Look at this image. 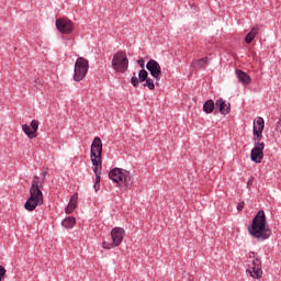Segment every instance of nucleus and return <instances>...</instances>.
I'll return each mask as SVG.
<instances>
[{
	"instance_id": "obj_1",
	"label": "nucleus",
	"mask_w": 281,
	"mask_h": 281,
	"mask_svg": "<svg viewBox=\"0 0 281 281\" xmlns=\"http://www.w3.org/2000/svg\"><path fill=\"white\" fill-rule=\"evenodd\" d=\"M248 232L252 238L262 243L268 238H271V228L267 227V215L261 210L252 218V223L248 226Z\"/></svg>"
},
{
	"instance_id": "obj_2",
	"label": "nucleus",
	"mask_w": 281,
	"mask_h": 281,
	"mask_svg": "<svg viewBox=\"0 0 281 281\" xmlns=\"http://www.w3.org/2000/svg\"><path fill=\"white\" fill-rule=\"evenodd\" d=\"M42 187L43 182H41V178H38V176H34L32 186L30 188V196L24 204L27 212H34L36 207L43 205V191H41Z\"/></svg>"
},
{
	"instance_id": "obj_3",
	"label": "nucleus",
	"mask_w": 281,
	"mask_h": 281,
	"mask_svg": "<svg viewBox=\"0 0 281 281\" xmlns=\"http://www.w3.org/2000/svg\"><path fill=\"white\" fill-rule=\"evenodd\" d=\"M109 179H111V181H114V183H123L126 190H131V188H133V176L128 170H124L122 168H114L110 170Z\"/></svg>"
},
{
	"instance_id": "obj_4",
	"label": "nucleus",
	"mask_w": 281,
	"mask_h": 281,
	"mask_svg": "<svg viewBox=\"0 0 281 281\" xmlns=\"http://www.w3.org/2000/svg\"><path fill=\"white\" fill-rule=\"evenodd\" d=\"M247 273H249L250 278L255 280H260L262 278V261L258 254L250 252L248 256V268L246 269Z\"/></svg>"
},
{
	"instance_id": "obj_5",
	"label": "nucleus",
	"mask_w": 281,
	"mask_h": 281,
	"mask_svg": "<svg viewBox=\"0 0 281 281\" xmlns=\"http://www.w3.org/2000/svg\"><path fill=\"white\" fill-rule=\"evenodd\" d=\"M89 74V60L85 57L77 58L74 69V80L75 82H80L87 78Z\"/></svg>"
},
{
	"instance_id": "obj_6",
	"label": "nucleus",
	"mask_w": 281,
	"mask_h": 281,
	"mask_svg": "<svg viewBox=\"0 0 281 281\" xmlns=\"http://www.w3.org/2000/svg\"><path fill=\"white\" fill-rule=\"evenodd\" d=\"M112 68L117 74H125L128 70V57L125 52H117L112 59Z\"/></svg>"
},
{
	"instance_id": "obj_7",
	"label": "nucleus",
	"mask_w": 281,
	"mask_h": 281,
	"mask_svg": "<svg viewBox=\"0 0 281 281\" xmlns=\"http://www.w3.org/2000/svg\"><path fill=\"white\" fill-rule=\"evenodd\" d=\"M55 25L60 34H71L74 32V22L67 18L57 19Z\"/></svg>"
},
{
	"instance_id": "obj_8",
	"label": "nucleus",
	"mask_w": 281,
	"mask_h": 281,
	"mask_svg": "<svg viewBox=\"0 0 281 281\" xmlns=\"http://www.w3.org/2000/svg\"><path fill=\"white\" fill-rule=\"evenodd\" d=\"M265 143L255 145V147L250 151V159L255 164H262V159H265Z\"/></svg>"
},
{
	"instance_id": "obj_9",
	"label": "nucleus",
	"mask_w": 281,
	"mask_h": 281,
	"mask_svg": "<svg viewBox=\"0 0 281 281\" xmlns=\"http://www.w3.org/2000/svg\"><path fill=\"white\" fill-rule=\"evenodd\" d=\"M146 69L149 70L150 76H153V78H155L157 81L161 80V66L159 63H157V60L150 59L146 64Z\"/></svg>"
},
{
	"instance_id": "obj_10",
	"label": "nucleus",
	"mask_w": 281,
	"mask_h": 281,
	"mask_svg": "<svg viewBox=\"0 0 281 281\" xmlns=\"http://www.w3.org/2000/svg\"><path fill=\"white\" fill-rule=\"evenodd\" d=\"M23 133L26 134L29 139H34L36 137V132L38 131V120L31 121L30 125H22Z\"/></svg>"
},
{
	"instance_id": "obj_11",
	"label": "nucleus",
	"mask_w": 281,
	"mask_h": 281,
	"mask_svg": "<svg viewBox=\"0 0 281 281\" xmlns=\"http://www.w3.org/2000/svg\"><path fill=\"white\" fill-rule=\"evenodd\" d=\"M90 157H95L100 159L102 157V139L95 136L91 144Z\"/></svg>"
},
{
	"instance_id": "obj_12",
	"label": "nucleus",
	"mask_w": 281,
	"mask_h": 281,
	"mask_svg": "<svg viewBox=\"0 0 281 281\" xmlns=\"http://www.w3.org/2000/svg\"><path fill=\"white\" fill-rule=\"evenodd\" d=\"M215 111L222 115H228L229 111H232V104L220 98L215 102Z\"/></svg>"
},
{
	"instance_id": "obj_13",
	"label": "nucleus",
	"mask_w": 281,
	"mask_h": 281,
	"mask_svg": "<svg viewBox=\"0 0 281 281\" xmlns=\"http://www.w3.org/2000/svg\"><path fill=\"white\" fill-rule=\"evenodd\" d=\"M111 237H112V243H114L116 247H120V245H122V240H124V228L114 227L111 231Z\"/></svg>"
},
{
	"instance_id": "obj_14",
	"label": "nucleus",
	"mask_w": 281,
	"mask_h": 281,
	"mask_svg": "<svg viewBox=\"0 0 281 281\" xmlns=\"http://www.w3.org/2000/svg\"><path fill=\"white\" fill-rule=\"evenodd\" d=\"M148 71L146 69H142L138 72V78L136 76V74H133V77L131 79V82L133 85V87H139V82H146V80H148Z\"/></svg>"
},
{
	"instance_id": "obj_15",
	"label": "nucleus",
	"mask_w": 281,
	"mask_h": 281,
	"mask_svg": "<svg viewBox=\"0 0 281 281\" xmlns=\"http://www.w3.org/2000/svg\"><path fill=\"white\" fill-rule=\"evenodd\" d=\"M236 77L238 82H241V85H251V77L247 72L236 70Z\"/></svg>"
},
{
	"instance_id": "obj_16",
	"label": "nucleus",
	"mask_w": 281,
	"mask_h": 281,
	"mask_svg": "<svg viewBox=\"0 0 281 281\" xmlns=\"http://www.w3.org/2000/svg\"><path fill=\"white\" fill-rule=\"evenodd\" d=\"M78 207V193H75L65 209L66 214H71Z\"/></svg>"
},
{
	"instance_id": "obj_17",
	"label": "nucleus",
	"mask_w": 281,
	"mask_h": 281,
	"mask_svg": "<svg viewBox=\"0 0 281 281\" xmlns=\"http://www.w3.org/2000/svg\"><path fill=\"white\" fill-rule=\"evenodd\" d=\"M259 32H260V27L254 26L250 30V32L246 35L245 43H247V45H249L251 43V41H254V38H256V36H258Z\"/></svg>"
},
{
	"instance_id": "obj_18",
	"label": "nucleus",
	"mask_w": 281,
	"mask_h": 281,
	"mask_svg": "<svg viewBox=\"0 0 281 281\" xmlns=\"http://www.w3.org/2000/svg\"><path fill=\"white\" fill-rule=\"evenodd\" d=\"M206 65H210V58L204 57V58H201V59L194 61V63L192 64V67H193L194 69H205V66H206Z\"/></svg>"
},
{
	"instance_id": "obj_19",
	"label": "nucleus",
	"mask_w": 281,
	"mask_h": 281,
	"mask_svg": "<svg viewBox=\"0 0 281 281\" xmlns=\"http://www.w3.org/2000/svg\"><path fill=\"white\" fill-rule=\"evenodd\" d=\"M214 109H216V103H214V101L212 99L206 100L203 104V111L206 114H210L214 111Z\"/></svg>"
},
{
	"instance_id": "obj_20",
	"label": "nucleus",
	"mask_w": 281,
	"mask_h": 281,
	"mask_svg": "<svg viewBox=\"0 0 281 281\" xmlns=\"http://www.w3.org/2000/svg\"><path fill=\"white\" fill-rule=\"evenodd\" d=\"M61 225L65 229H74L76 226V220L75 217L68 216L61 222Z\"/></svg>"
},
{
	"instance_id": "obj_21",
	"label": "nucleus",
	"mask_w": 281,
	"mask_h": 281,
	"mask_svg": "<svg viewBox=\"0 0 281 281\" xmlns=\"http://www.w3.org/2000/svg\"><path fill=\"white\" fill-rule=\"evenodd\" d=\"M252 131H265V119H262L261 116H258L255 121H254V127Z\"/></svg>"
},
{
	"instance_id": "obj_22",
	"label": "nucleus",
	"mask_w": 281,
	"mask_h": 281,
	"mask_svg": "<svg viewBox=\"0 0 281 281\" xmlns=\"http://www.w3.org/2000/svg\"><path fill=\"white\" fill-rule=\"evenodd\" d=\"M93 166V172H100L102 171V156L100 158L90 157Z\"/></svg>"
},
{
	"instance_id": "obj_23",
	"label": "nucleus",
	"mask_w": 281,
	"mask_h": 281,
	"mask_svg": "<svg viewBox=\"0 0 281 281\" xmlns=\"http://www.w3.org/2000/svg\"><path fill=\"white\" fill-rule=\"evenodd\" d=\"M254 133V144H262L260 140L262 139V131L252 130Z\"/></svg>"
},
{
	"instance_id": "obj_24",
	"label": "nucleus",
	"mask_w": 281,
	"mask_h": 281,
	"mask_svg": "<svg viewBox=\"0 0 281 281\" xmlns=\"http://www.w3.org/2000/svg\"><path fill=\"white\" fill-rule=\"evenodd\" d=\"M143 87H147L150 91H154L155 81L149 77L147 80H145V83L143 85Z\"/></svg>"
},
{
	"instance_id": "obj_25",
	"label": "nucleus",
	"mask_w": 281,
	"mask_h": 281,
	"mask_svg": "<svg viewBox=\"0 0 281 281\" xmlns=\"http://www.w3.org/2000/svg\"><path fill=\"white\" fill-rule=\"evenodd\" d=\"M102 247H103V249H113V247H117V246H115L114 241H112V244L106 243V241H102Z\"/></svg>"
},
{
	"instance_id": "obj_26",
	"label": "nucleus",
	"mask_w": 281,
	"mask_h": 281,
	"mask_svg": "<svg viewBox=\"0 0 281 281\" xmlns=\"http://www.w3.org/2000/svg\"><path fill=\"white\" fill-rule=\"evenodd\" d=\"M7 270L3 266H0V281H3V278H5Z\"/></svg>"
},
{
	"instance_id": "obj_27",
	"label": "nucleus",
	"mask_w": 281,
	"mask_h": 281,
	"mask_svg": "<svg viewBox=\"0 0 281 281\" xmlns=\"http://www.w3.org/2000/svg\"><path fill=\"white\" fill-rule=\"evenodd\" d=\"M95 175V183H100V175H102V171H98V169H94Z\"/></svg>"
},
{
	"instance_id": "obj_28",
	"label": "nucleus",
	"mask_w": 281,
	"mask_h": 281,
	"mask_svg": "<svg viewBox=\"0 0 281 281\" xmlns=\"http://www.w3.org/2000/svg\"><path fill=\"white\" fill-rule=\"evenodd\" d=\"M237 210H238V212H243V210H245V202H239L237 204Z\"/></svg>"
},
{
	"instance_id": "obj_29",
	"label": "nucleus",
	"mask_w": 281,
	"mask_h": 281,
	"mask_svg": "<svg viewBox=\"0 0 281 281\" xmlns=\"http://www.w3.org/2000/svg\"><path fill=\"white\" fill-rule=\"evenodd\" d=\"M94 190H95V192H98V190H100V183L94 182Z\"/></svg>"
},
{
	"instance_id": "obj_30",
	"label": "nucleus",
	"mask_w": 281,
	"mask_h": 281,
	"mask_svg": "<svg viewBox=\"0 0 281 281\" xmlns=\"http://www.w3.org/2000/svg\"><path fill=\"white\" fill-rule=\"evenodd\" d=\"M138 65H140V67H144V60H138Z\"/></svg>"
},
{
	"instance_id": "obj_31",
	"label": "nucleus",
	"mask_w": 281,
	"mask_h": 281,
	"mask_svg": "<svg viewBox=\"0 0 281 281\" xmlns=\"http://www.w3.org/2000/svg\"><path fill=\"white\" fill-rule=\"evenodd\" d=\"M38 80H40V79L35 80V85H37V83H38Z\"/></svg>"
},
{
	"instance_id": "obj_32",
	"label": "nucleus",
	"mask_w": 281,
	"mask_h": 281,
	"mask_svg": "<svg viewBox=\"0 0 281 281\" xmlns=\"http://www.w3.org/2000/svg\"><path fill=\"white\" fill-rule=\"evenodd\" d=\"M248 183H251V180H249Z\"/></svg>"
}]
</instances>
